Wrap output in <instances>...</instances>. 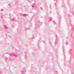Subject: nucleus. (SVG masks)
I'll list each match as a JSON object with an SVG mask.
<instances>
[{"mask_svg": "<svg viewBox=\"0 0 74 74\" xmlns=\"http://www.w3.org/2000/svg\"><path fill=\"white\" fill-rule=\"evenodd\" d=\"M36 7V5H35V4H34L32 5V7L33 8H35V7Z\"/></svg>", "mask_w": 74, "mask_h": 74, "instance_id": "f257e3e1", "label": "nucleus"}, {"mask_svg": "<svg viewBox=\"0 0 74 74\" xmlns=\"http://www.w3.org/2000/svg\"><path fill=\"white\" fill-rule=\"evenodd\" d=\"M58 41V38H56V42L55 43V44H56V42Z\"/></svg>", "mask_w": 74, "mask_h": 74, "instance_id": "f03ea898", "label": "nucleus"}, {"mask_svg": "<svg viewBox=\"0 0 74 74\" xmlns=\"http://www.w3.org/2000/svg\"><path fill=\"white\" fill-rule=\"evenodd\" d=\"M21 73H22V74H24V73H25V71H22Z\"/></svg>", "mask_w": 74, "mask_h": 74, "instance_id": "7ed1b4c3", "label": "nucleus"}, {"mask_svg": "<svg viewBox=\"0 0 74 74\" xmlns=\"http://www.w3.org/2000/svg\"><path fill=\"white\" fill-rule=\"evenodd\" d=\"M0 17L1 18H3V16H2V15H1L0 16Z\"/></svg>", "mask_w": 74, "mask_h": 74, "instance_id": "20e7f679", "label": "nucleus"}, {"mask_svg": "<svg viewBox=\"0 0 74 74\" xmlns=\"http://www.w3.org/2000/svg\"><path fill=\"white\" fill-rule=\"evenodd\" d=\"M27 1H28V2H30V3H31V1L30 0H27Z\"/></svg>", "mask_w": 74, "mask_h": 74, "instance_id": "39448f33", "label": "nucleus"}, {"mask_svg": "<svg viewBox=\"0 0 74 74\" xmlns=\"http://www.w3.org/2000/svg\"><path fill=\"white\" fill-rule=\"evenodd\" d=\"M49 19H50V20H52V17H49Z\"/></svg>", "mask_w": 74, "mask_h": 74, "instance_id": "423d86ee", "label": "nucleus"}, {"mask_svg": "<svg viewBox=\"0 0 74 74\" xmlns=\"http://www.w3.org/2000/svg\"><path fill=\"white\" fill-rule=\"evenodd\" d=\"M33 70L34 71H36V69H34L33 70Z\"/></svg>", "mask_w": 74, "mask_h": 74, "instance_id": "0eeeda50", "label": "nucleus"}, {"mask_svg": "<svg viewBox=\"0 0 74 74\" xmlns=\"http://www.w3.org/2000/svg\"><path fill=\"white\" fill-rule=\"evenodd\" d=\"M15 56H18V54H15Z\"/></svg>", "mask_w": 74, "mask_h": 74, "instance_id": "6e6552de", "label": "nucleus"}, {"mask_svg": "<svg viewBox=\"0 0 74 74\" xmlns=\"http://www.w3.org/2000/svg\"><path fill=\"white\" fill-rule=\"evenodd\" d=\"M66 45H68V43H67V42H66Z\"/></svg>", "mask_w": 74, "mask_h": 74, "instance_id": "1a4fd4ad", "label": "nucleus"}, {"mask_svg": "<svg viewBox=\"0 0 74 74\" xmlns=\"http://www.w3.org/2000/svg\"><path fill=\"white\" fill-rule=\"evenodd\" d=\"M55 0L56 1V0H54V1H55Z\"/></svg>", "mask_w": 74, "mask_h": 74, "instance_id": "9d476101", "label": "nucleus"}, {"mask_svg": "<svg viewBox=\"0 0 74 74\" xmlns=\"http://www.w3.org/2000/svg\"><path fill=\"white\" fill-rule=\"evenodd\" d=\"M25 58V59H27V58L26 57Z\"/></svg>", "mask_w": 74, "mask_h": 74, "instance_id": "9b49d317", "label": "nucleus"}, {"mask_svg": "<svg viewBox=\"0 0 74 74\" xmlns=\"http://www.w3.org/2000/svg\"><path fill=\"white\" fill-rule=\"evenodd\" d=\"M56 3H55V5H56Z\"/></svg>", "mask_w": 74, "mask_h": 74, "instance_id": "f8f14e48", "label": "nucleus"}]
</instances>
